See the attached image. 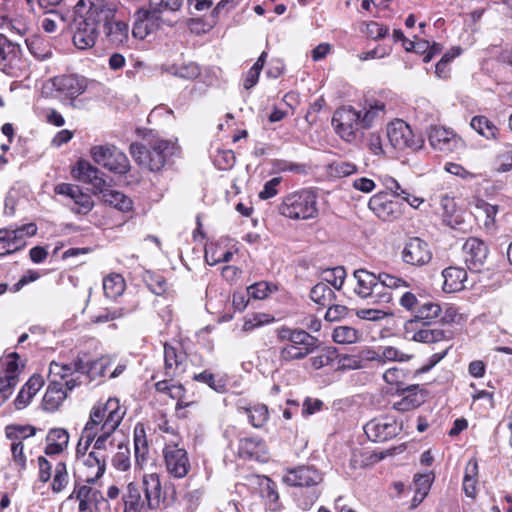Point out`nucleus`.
Listing matches in <instances>:
<instances>
[{
    "instance_id": "obj_3",
    "label": "nucleus",
    "mask_w": 512,
    "mask_h": 512,
    "mask_svg": "<svg viewBox=\"0 0 512 512\" xmlns=\"http://www.w3.org/2000/svg\"><path fill=\"white\" fill-rule=\"evenodd\" d=\"M278 213L292 220H310L318 215L317 195L311 189H301L285 195Z\"/></svg>"
},
{
    "instance_id": "obj_50",
    "label": "nucleus",
    "mask_w": 512,
    "mask_h": 512,
    "mask_svg": "<svg viewBox=\"0 0 512 512\" xmlns=\"http://www.w3.org/2000/svg\"><path fill=\"white\" fill-rule=\"evenodd\" d=\"M5 434L12 441H22L21 439L34 436L36 428L31 425H8Z\"/></svg>"
},
{
    "instance_id": "obj_14",
    "label": "nucleus",
    "mask_w": 512,
    "mask_h": 512,
    "mask_svg": "<svg viewBox=\"0 0 512 512\" xmlns=\"http://www.w3.org/2000/svg\"><path fill=\"white\" fill-rule=\"evenodd\" d=\"M69 498L78 500L79 511H100L102 507L104 509L108 508V503L100 490L92 488L87 484H81L78 481L75 482L73 492Z\"/></svg>"
},
{
    "instance_id": "obj_9",
    "label": "nucleus",
    "mask_w": 512,
    "mask_h": 512,
    "mask_svg": "<svg viewBox=\"0 0 512 512\" xmlns=\"http://www.w3.org/2000/svg\"><path fill=\"white\" fill-rule=\"evenodd\" d=\"M387 137L396 150H418L423 145L421 137H415L411 127L403 120H396L387 126Z\"/></svg>"
},
{
    "instance_id": "obj_17",
    "label": "nucleus",
    "mask_w": 512,
    "mask_h": 512,
    "mask_svg": "<svg viewBox=\"0 0 512 512\" xmlns=\"http://www.w3.org/2000/svg\"><path fill=\"white\" fill-rule=\"evenodd\" d=\"M463 253L468 269L480 272L488 256V247L478 238H469L463 245Z\"/></svg>"
},
{
    "instance_id": "obj_58",
    "label": "nucleus",
    "mask_w": 512,
    "mask_h": 512,
    "mask_svg": "<svg viewBox=\"0 0 512 512\" xmlns=\"http://www.w3.org/2000/svg\"><path fill=\"white\" fill-rule=\"evenodd\" d=\"M366 147L374 156L382 157L385 155L382 137L378 133L372 132L367 135Z\"/></svg>"
},
{
    "instance_id": "obj_20",
    "label": "nucleus",
    "mask_w": 512,
    "mask_h": 512,
    "mask_svg": "<svg viewBox=\"0 0 512 512\" xmlns=\"http://www.w3.org/2000/svg\"><path fill=\"white\" fill-rule=\"evenodd\" d=\"M72 173L77 180L91 184L95 194L103 191V188L107 186L106 181L102 177L103 174L86 160H79Z\"/></svg>"
},
{
    "instance_id": "obj_44",
    "label": "nucleus",
    "mask_w": 512,
    "mask_h": 512,
    "mask_svg": "<svg viewBox=\"0 0 512 512\" xmlns=\"http://www.w3.org/2000/svg\"><path fill=\"white\" fill-rule=\"evenodd\" d=\"M134 450L136 462L140 464V462L145 460L148 452L145 429L142 424H137L134 428Z\"/></svg>"
},
{
    "instance_id": "obj_48",
    "label": "nucleus",
    "mask_w": 512,
    "mask_h": 512,
    "mask_svg": "<svg viewBox=\"0 0 512 512\" xmlns=\"http://www.w3.org/2000/svg\"><path fill=\"white\" fill-rule=\"evenodd\" d=\"M346 278V270L342 266H337L332 269H327L322 273V282L328 286L331 285L336 290H340Z\"/></svg>"
},
{
    "instance_id": "obj_32",
    "label": "nucleus",
    "mask_w": 512,
    "mask_h": 512,
    "mask_svg": "<svg viewBox=\"0 0 512 512\" xmlns=\"http://www.w3.org/2000/svg\"><path fill=\"white\" fill-rule=\"evenodd\" d=\"M161 71L185 80H195L201 74V68L195 62L163 64Z\"/></svg>"
},
{
    "instance_id": "obj_7",
    "label": "nucleus",
    "mask_w": 512,
    "mask_h": 512,
    "mask_svg": "<svg viewBox=\"0 0 512 512\" xmlns=\"http://www.w3.org/2000/svg\"><path fill=\"white\" fill-rule=\"evenodd\" d=\"M93 160L102 167L116 174H126L130 169V162L125 153L115 146H94L91 148Z\"/></svg>"
},
{
    "instance_id": "obj_18",
    "label": "nucleus",
    "mask_w": 512,
    "mask_h": 512,
    "mask_svg": "<svg viewBox=\"0 0 512 512\" xmlns=\"http://www.w3.org/2000/svg\"><path fill=\"white\" fill-rule=\"evenodd\" d=\"M305 338L299 343H287L280 350V359L284 361L301 360L312 353L318 346V339L305 331Z\"/></svg>"
},
{
    "instance_id": "obj_60",
    "label": "nucleus",
    "mask_w": 512,
    "mask_h": 512,
    "mask_svg": "<svg viewBox=\"0 0 512 512\" xmlns=\"http://www.w3.org/2000/svg\"><path fill=\"white\" fill-rule=\"evenodd\" d=\"M443 222L452 229L466 231L463 214L456 209L449 214H443Z\"/></svg>"
},
{
    "instance_id": "obj_41",
    "label": "nucleus",
    "mask_w": 512,
    "mask_h": 512,
    "mask_svg": "<svg viewBox=\"0 0 512 512\" xmlns=\"http://www.w3.org/2000/svg\"><path fill=\"white\" fill-rule=\"evenodd\" d=\"M73 372L87 374L90 378L94 377V371L99 370V375H103L105 364L102 360L86 361V355H78L71 362Z\"/></svg>"
},
{
    "instance_id": "obj_29",
    "label": "nucleus",
    "mask_w": 512,
    "mask_h": 512,
    "mask_svg": "<svg viewBox=\"0 0 512 512\" xmlns=\"http://www.w3.org/2000/svg\"><path fill=\"white\" fill-rule=\"evenodd\" d=\"M353 275L357 280L354 291L360 298L368 299L369 295L380 285L378 275L365 269L355 270Z\"/></svg>"
},
{
    "instance_id": "obj_2",
    "label": "nucleus",
    "mask_w": 512,
    "mask_h": 512,
    "mask_svg": "<svg viewBox=\"0 0 512 512\" xmlns=\"http://www.w3.org/2000/svg\"><path fill=\"white\" fill-rule=\"evenodd\" d=\"M323 481L322 473L313 466L302 465L287 470L283 476V482L289 486L305 488L297 495L298 506L303 510L310 509L318 500Z\"/></svg>"
},
{
    "instance_id": "obj_23",
    "label": "nucleus",
    "mask_w": 512,
    "mask_h": 512,
    "mask_svg": "<svg viewBox=\"0 0 512 512\" xmlns=\"http://www.w3.org/2000/svg\"><path fill=\"white\" fill-rule=\"evenodd\" d=\"M37 226L29 223L16 229L0 230V241L6 242L9 247L18 251L26 245L25 238L35 235Z\"/></svg>"
},
{
    "instance_id": "obj_11",
    "label": "nucleus",
    "mask_w": 512,
    "mask_h": 512,
    "mask_svg": "<svg viewBox=\"0 0 512 512\" xmlns=\"http://www.w3.org/2000/svg\"><path fill=\"white\" fill-rule=\"evenodd\" d=\"M167 472L174 478H184L191 469L188 453L177 444H167L163 449Z\"/></svg>"
},
{
    "instance_id": "obj_1",
    "label": "nucleus",
    "mask_w": 512,
    "mask_h": 512,
    "mask_svg": "<svg viewBox=\"0 0 512 512\" xmlns=\"http://www.w3.org/2000/svg\"><path fill=\"white\" fill-rule=\"evenodd\" d=\"M77 7L88 8L85 16L76 22V30L73 35L74 45L85 50L95 45L99 36L98 26L102 24L101 20H107L112 15V10L104 7V0H79Z\"/></svg>"
},
{
    "instance_id": "obj_4",
    "label": "nucleus",
    "mask_w": 512,
    "mask_h": 512,
    "mask_svg": "<svg viewBox=\"0 0 512 512\" xmlns=\"http://www.w3.org/2000/svg\"><path fill=\"white\" fill-rule=\"evenodd\" d=\"M126 410L120 405L117 398H109L106 402L95 404L89 415V420L83 430L115 432L121 424Z\"/></svg>"
},
{
    "instance_id": "obj_16",
    "label": "nucleus",
    "mask_w": 512,
    "mask_h": 512,
    "mask_svg": "<svg viewBox=\"0 0 512 512\" xmlns=\"http://www.w3.org/2000/svg\"><path fill=\"white\" fill-rule=\"evenodd\" d=\"M52 85L65 98L74 100L83 94L88 86L85 77L79 75H61L52 79Z\"/></svg>"
},
{
    "instance_id": "obj_49",
    "label": "nucleus",
    "mask_w": 512,
    "mask_h": 512,
    "mask_svg": "<svg viewBox=\"0 0 512 512\" xmlns=\"http://www.w3.org/2000/svg\"><path fill=\"white\" fill-rule=\"evenodd\" d=\"M381 365L387 362H406L413 358L412 354L404 353L394 346L380 347Z\"/></svg>"
},
{
    "instance_id": "obj_28",
    "label": "nucleus",
    "mask_w": 512,
    "mask_h": 512,
    "mask_svg": "<svg viewBox=\"0 0 512 512\" xmlns=\"http://www.w3.org/2000/svg\"><path fill=\"white\" fill-rule=\"evenodd\" d=\"M66 397L67 394L63 389V383L56 379H51L42 400L43 409L49 412L57 410Z\"/></svg>"
},
{
    "instance_id": "obj_21",
    "label": "nucleus",
    "mask_w": 512,
    "mask_h": 512,
    "mask_svg": "<svg viewBox=\"0 0 512 512\" xmlns=\"http://www.w3.org/2000/svg\"><path fill=\"white\" fill-rule=\"evenodd\" d=\"M430 145L441 152H451L455 150L460 139L450 130L443 127L433 126L428 133Z\"/></svg>"
},
{
    "instance_id": "obj_52",
    "label": "nucleus",
    "mask_w": 512,
    "mask_h": 512,
    "mask_svg": "<svg viewBox=\"0 0 512 512\" xmlns=\"http://www.w3.org/2000/svg\"><path fill=\"white\" fill-rule=\"evenodd\" d=\"M358 168L356 164L349 162L338 160L334 161L329 165V172L334 177H347L357 172Z\"/></svg>"
},
{
    "instance_id": "obj_6",
    "label": "nucleus",
    "mask_w": 512,
    "mask_h": 512,
    "mask_svg": "<svg viewBox=\"0 0 512 512\" xmlns=\"http://www.w3.org/2000/svg\"><path fill=\"white\" fill-rule=\"evenodd\" d=\"M332 125L344 141L352 143L357 139L358 131L363 129L361 111L352 106H342L334 112Z\"/></svg>"
},
{
    "instance_id": "obj_53",
    "label": "nucleus",
    "mask_w": 512,
    "mask_h": 512,
    "mask_svg": "<svg viewBox=\"0 0 512 512\" xmlns=\"http://www.w3.org/2000/svg\"><path fill=\"white\" fill-rule=\"evenodd\" d=\"M69 476L64 462L55 465L52 490L55 493L61 492L68 484Z\"/></svg>"
},
{
    "instance_id": "obj_19",
    "label": "nucleus",
    "mask_w": 512,
    "mask_h": 512,
    "mask_svg": "<svg viewBox=\"0 0 512 512\" xmlns=\"http://www.w3.org/2000/svg\"><path fill=\"white\" fill-rule=\"evenodd\" d=\"M114 433L97 431L94 434V431L87 433V430H83L81 440H84V452H87L88 448L93 444L92 452H99L107 460L109 452L114 448Z\"/></svg>"
},
{
    "instance_id": "obj_13",
    "label": "nucleus",
    "mask_w": 512,
    "mask_h": 512,
    "mask_svg": "<svg viewBox=\"0 0 512 512\" xmlns=\"http://www.w3.org/2000/svg\"><path fill=\"white\" fill-rule=\"evenodd\" d=\"M400 255L403 263L414 267H422L432 259L429 244L419 237L409 238L405 242Z\"/></svg>"
},
{
    "instance_id": "obj_10",
    "label": "nucleus",
    "mask_w": 512,
    "mask_h": 512,
    "mask_svg": "<svg viewBox=\"0 0 512 512\" xmlns=\"http://www.w3.org/2000/svg\"><path fill=\"white\" fill-rule=\"evenodd\" d=\"M401 425L391 416L377 417L364 425V432L373 442H385L399 434Z\"/></svg>"
},
{
    "instance_id": "obj_47",
    "label": "nucleus",
    "mask_w": 512,
    "mask_h": 512,
    "mask_svg": "<svg viewBox=\"0 0 512 512\" xmlns=\"http://www.w3.org/2000/svg\"><path fill=\"white\" fill-rule=\"evenodd\" d=\"M470 125L475 131L487 139L496 137L498 131L497 127L485 116L473 117Z\"/></svg>"
},
{
    "instance_id": "obj_36",
    "label": "nucleus",
    "mask_w": 512,
    "mask_h": 512,
    "mask_svg": "<svg viewBox=\"0 0 512 512\" xmlns=\"http://www.w3.org/2000/svg\"><path fill=\"white\" fill-rule=\"evenodd\" d=\"M441 310L442 309H441L440 305L437 303H434V302L423 303L418 308L415 318L407 322V324L405 326L406 336L409 337V334H410L413 326H415L418 323V321L426 320L429 323L431 320L437 318L440 315Z\"/></svg>"
},
{
    "instance_id": "obj_15",
    "label": "nucleus",
    "mask_w": 512,
    "mask_h": 512,
    "mask_svg": "<svg viewBox=\"0 0 512 512\" xmlns=\"http://www.w3.org/2000/svg\"><path fill=\"white\" fill-rule=\"evenodd\" d=\"M54 191L56 194L69 197L73 201V205L70 208L77 214L85 215L94 207L92 197L89 194L82 192L76 185L60 183L55 186Z\"/></svg>"
},
{
    "instance_id": "obj_27",
    "label": "nucleus",
    "mask_w": 512,
    "mask_h": 512,
    "mask_svg": "<svg viewBox=\"0 0 512 512\" xmlns=\"http://www.w3.org/2000/svg\"><path fill=\"white\" fill-rule=\"evenodd\" d=\"M186 355L181 349L165 343L164 344V362L166 376L173 378L184 371V362Z\"/></svg>"
},
{
    "instance_id": "obj_62",
    "label": "nucleus",
    "mask_w": 512,
    "mask_h": 512,
    "mask_svg": "<svg viewBox=\"0 0 512 512\" xmlns=\"http://www.w3.org/2000/svg\"><path fill=\"white\" fill-rule=\"evenodd\" d=\"M24 446L22 441H13L11 445V453L12 459L14 463L18 466L19 471H23L26 469L27 459L24 454Z\"/></svg>"
},
{
    "instance_id": "obj_54",
    "label": "nucleus",
    "mask_w": 512,
    "mask_h": 512,
    "mask_svg": "<svg viewBox=\"0 0 512 512\" xmlns=\"http://www.w3.org/2000/svg\"><path fill=\"white\" fill-rule=\"evenodd\" d=\"M112 465L115 469L122 472L128 471L130 469V450L127 446L122 444L118 446V451L112 458Z\"/></svg>"
},
{
    "instance_id": "obj_55",
    "label": "nucleus",
    "mask_w": 512,
    "mask_h": 512,
    "mask_svg": "<svg viewBox=\"0 0 512 512\" xmlns=\"http://www.w3.org/2000/svg\"><path fill=\"white\" fill-rule=\"evenodd\" d=\"M358 318L368 321H380L390 315L387 307L362 308L356 311Z\"/></svg>"
},
{
    "instance_id": "obj_61",
    "label": "nucleus",
    "mask_w": 512,
    "mask_h": 512,
    "mask_svg": "<svg viewBox=\"0 0 512 512\" xmlns=\"http://www.w3.org/2000/svg\"><path fill=\"white\" fill-rule=\"evenodd\" d=\"M368 298L377 307H387V304L392 301V294L385 290L383 286L378 285Z\"/></svg>"
},
{
    "instance_id": "obj_37",
    "label": "nucleus",
    "mask_w": 512,
    "mask_h": 512,
    "mask_svg": "<svg viewBox=\"0 0 512 512\" xmlns=\"http://www.w3.org/2000/svg\"><path fill=\"white\" fill-rule=\"evenodd\" d=\"M98 193L102 194V199L105 203L120 211L125 212L132 208V200L119 191L109 189L106 186L103 188V191Z\"/></svg>"
},
{
    "instance_id": "obj_42",
    "label": "nucleus",
    "mask_w": 512,
    "mask_h": 512,
    "mask_svg": "<svg viewBox=\"0 0 512 512\" xmlns=\"http://www.w3.org/2000/svg\"><path fill=\"white\" fill-rule=\"evenodd\" d=\"M310 298L318 305L328 306L336 299V295L330 286L324 282H319L312 287Z\"/></svg>"
},
{
    "instance_id": "obj_38",
    "label": "nucleus",
    "mask_w": 512,
    "mask_h": 512,
    "mask_svg": "<svg viewBox=\"0 0 512 512\" xmlns=\"http://www.w3.org/2000/svg\"><path fill=\"white\" fill-rule=\"evenodd\" d=\"M412 332L413 334L409 338L421 343H436L448 338L447 333L444 330L430 328L427 325H424V327L418 330H415L413 327L410 333Z\"/></svg>"
},
{
    "instance_id": "obj_24",
    "label": "nucleus",
    "mask_w": 512,
    "mask_h": 512,
    "mask_svg": "<svg viewBox=\"0 0 512 512\" xmlns=\"http://www.w3.org/2000/svg\"><path fill=\"white\" fill-rule=\"evenodd\" d=\"M420 386L413 384L397 390L402 396L399 401L393 403V408L400 412L410 411L419 407L425 401V396L420 392Z\"/></svg>"
},
{
    "instance_id": "obj_63",
    "label": "nucleus",
    "mask_w": 512,
    "mask_h": 512,
    "mask_svg": "<svg viewBox=\"0 0 512 512\" xmlns=\"http://www.w3.org/2000/svg\"><path fill=\"white\" fill-rule=\"evenodd\" d=\"M278 339L281 342L287 341L288 343H299L298 341H302L305 338L304 330H292L290 328H281L278 330Z\"/></svg>"
},
{
    "instance_id": "obj_59",
    "label": "nucleus",
    "mask_w": 512,
    "mask_h": 512,
    "mask_svg": "<svg viewBox=\"0 0 512 512\" xmlns=\"http://www.w3.org/2000/svg\"><path fill=\"white\" fill-rule=\"evenodd\" d=\"M261 495L271 503H275L279 499L276 490V484L268 477H263L260 481Z\"/></svg>"
},
{
    "instance_id": "obj_30",
    "label": "nucleus",
    "mask_w": 512,
    "mask_h": 512,
    "mask_svg": "<svg viewBox=\"0 0 512 512\" xmlns=\"http://www.w3.org/2000/svg\"><path fill=\"white\" fill-rule=\"evenodd\" d=\"M106 461L99 452H89L83 459V465L87 468L85 482L94 483L101 478L106 470Z\"/></svg>"
},
{
    "instance_id": "obj_33",
    "label": "nucleus",
    "mask_w": 512,
    "mask_h": 512,
    "mask_svg": "<svg viewBox=\"0 0 512 512\" xmlns=\"http://www.w3.org/2000/svg\"><path fill=\"white\" fill-rule=\"evenodd\" d=\"M69 434L63 428L51 429L46 436L45 454L52 456L62 453L68 446Z\"/></svg>"
},
{
    "instance_id": "obj_40",
    "label": "nucleus",
    "mask_w": 512,
    "mask_h": 512,
    "mask_svg": "<svg viewBox=\"0 0 512 512\" xmlns=\"http://www.w3.org/2000/svg\"><path fill=\"white\" fill-rule=\"evenodd\" d=\"M361 111V123L363 129H368L382 120L385 115V104L382 102H375L365 106Z\"/></svg>"
},
{
    "instance_id": "obj_8",
    "label": "nucleus",
    "mask_w": 512,
    "mask_h": 512,
    "mask_svg": "<svg viewBox=\"0 0 512 512\" xmlns=\"http://www.w3.org/2000/svg\"><path fill=\"white\" fill-rule=\"evenodd\" d=\"M102 8L112 10V15L107 20H101L106 41L115 47L126 45L129 40V26L126 22L115 19L118 3L104 0Z\"/></svg>"
},
{
    "instance_id": "obj_25",
    "label": "nucleus",
    "mask_w": 512,
    "mask_h": 512,
    "mask_svg": "<svg viewBox=\"0 0 512 512\" xmlns=\"http://www.w3.org/2000/svg\"><path fill=\"white\" fill-rule=\"evenodd\" d=\"M123 512H148L151 511L142 496L140 484L129 482L122 494Z\"/></svg>"
},
{
    "instance_id": "obj_22",
    "label": "nucleus",
    "mask_w": 512,
    "mask_h": 512,
    "mask_svg": "<svg viewBox=\"0 0 512 512\" xmlns=\"http://www.w3.org/2000/svg\"><path fill=\"white\" fill-rule=\"evenodd\" d=\"M368 206L384 221L392 220L399 214L398 203L389 199L387 193H378L372 196L369 200Z\"/></svg>"
},
{
    "instance_id": "obj_26",
    "label": "nucleus",
    "mask_w": 512,
    "mask_h": 512,
    "mask_svg": "<svg viewBox=\"0 0 512 512\" xmlns=\"http://www.w3.org/2000/svg\"><path fill=\"white\" fill-rule=\"evenodd\" d=\"M238 454L244 459L263 461L267 458V445L260 437L241 438Z\"/></svg>"
},
{
    "instance_id": "obj_43",
    "label": "nucleus",
    "mask_w": 512,
    "mask_h": 512,
    "mask_svg": "<svg viewBox=\"0 0 512 512\" xmlns=\"http://www.w3.org/2000/svg\"><path fill=\"white\" fill-rule=\"evenodd\" d=\"M125 289L124 278L119 274H111L103 280V291L107 298L115 299L120 296Z\"/></svg>"
},
{
    "instance_id": "obj_35",
    "label": "nucleus",
    "mask_w": 512,
    "mask_h": 512,
    "mask_svg": "<svg viewBox=\"0 0 512 512\" xmlns=\"http://www.w3.org/2000/svg\"><path fill=\"white\" fill-rule=\"evenodd\" d=\"M20 47L0 34V70L7 73L14 61L18 59Z\"/></svg>"
},
{
    "instance_id": "obj_51",
    "label": "nucleus",
    "mask_w": 512,
    "mask_h": 512,
    "mask_svg": "<svg viewBox=\"0 0 512 512\" xmlns=\"http://www.w3.org/2000/svg\"><path fill=\"white\" fill-rule=\"evenodd\" d=\"M379 284L384 287L385 290L394 289L400 290L405 288H410V283L398 276L382 272L378 274Z\"/></svg>"
},
{
    "instance_id": "obj_56",
    "label": "nucleus",
    "mask_w": 512,
    "mask_h": 512,
    "mask_svg": "<svg viewBox=\"0 0 512 512\" xmlns=\"http://www.w3.org/2000/svg\"><path fill=\"white\" fill-rule=\"evenodd\" d=\"M183 0H150V13H161L164 10L178 11L182 6Z\"/></svg>"
},
{
    "instance_id": "obj_5",
    "label": "nucleus",
    "mask_w": 512,
    "mask_h": 512,
    "mask_svg": "<svg viewBox=\"0 0 512 512\" xmlns=\"http://www.w3.org/2000/svg\"><path fill=\"white\" fill-rule=\"evenodd\" d=\"M176 150V143L163 139L152 141L148 148L139 143L130 145V153L134 160L150 171H159Z\"/></svg>"
},
{
    "instance_id": "obj_46",
    "label": "nucleus",
    "mask_w": 512,
    "mask_h": 512,
    "mask_svg": "<svg viewBox=\"0 0 512 512\" xmlns=\"http://www.w3.org/2000/svg\"><path fill=\"white\" fill-rule=\"evenodd\" d=\"M411 372L398 367L387 369L383 373V380L389 385H395L397 390L406 387L405 381L410 378Z\"/></svg>"
},
{
    "instance_id": "obj_57",
    "label": "nucleus",
    "mask_w": 512,
    "mask_h": 512,
    "mask_svg": "<svg viewBox=\"0 0 512 512\" xmlns=\"http://www.w3.org/2000/svg\"><path fill=\"white\" fill-rule=\"evenodd\" d=\"M478 474V464L475 459H471L468 461L465 469V476L463 480V489L465 491V494L468 497H474L475 496V487H472V490H469V482H472V480L475 478V476Z\"/></svg>"
},
{
    "instance_id": "obj_34",
    "label": "nucleus",
    "mask_w": 512,
    "mask_h": 512,
    "mask_svg": "<svg viewBox=\"0 0 512 512\" xmlns=\"http://www.w3.org/2000/svg\"><path fill=\"white\" fill-rule=\"evenodd\" d=\"M43 384L44 380L40 375H32L26 384L22 387L14 401L16 409L20 410L25 408L30 403L31 399L36 395V393L41 389Z\"/></svg>"
},
{
    "instance_id": "obj_39",
    "label": "nucleus",
    "mask_w": 512,
    "mask_h": 512,
    "mask_svg": "<svg viewBox=\"0 0 512 512\" xmlns=\"http://www.w3.org/2000/svg\"><path fill=\"white\" fill-rule=\"evenodd\" d=\"M238 410L247 415L254 428H262L269 419L268 407L264 404H255L248 407H239Z\"/></svg>"
},
{
    "instance_id": "obj_64",
    "label": "nucleus",
    "mask_w": 512,
    "mask_h": 512,
    "mask_svg": "<svg viewBox=\"0 0 512 512\" xmlns=\"http://www.w3.org/2000/svg\"><path fill=\"white\" fill-rule=\"evenodd\" d=\"M348 313V308L344 305L330 304L325 313V320L328 322H336L343 319Z\"/></svg>"
},
{
    "instance_id": "obj_31",
    "label": "nucleus",
    "mask_w": 512,
    "mask_h": 512,
    "mask_svg": "<svg viewBox=\"0 0 512 512\" xmlns=\"http://www.w3.org/2000/svg\"><path fill=\"white\" fill-rule=\"evenodd\" d=\"M442 276L444 278L443 289L445 292L453 293L465 288V281L467 280L465 269L450 266L443 270Z\"/></svg>"
},
{
    "instance_id": "obj_45",
    "label": "nucleus",
    "mask_w": 512,
    "mask_h": 512,
    "mask_svg": "<svg viewBox=\"0 0 512 512\" xmlns=\"http://www.w3.org/2000/svg\"><path fill=\"white\" fill-rule=\"evenodd\" d=\"M361 334L351 326H337L333 330L332 338L338 344H353L356 343Z\"/></svg>"
},
{
    "instance_id": "obj_12",
    "label": "nucleus",
    "mask_w": 512,
    "mask_h": 512,
    "mask_svg": "<svg viewBox=\"0 0 512 512\" xmlns=\"http://www.w3.org/2000/svg\"><path fill=\"white\" fill-rule=\"evenodd\" d=\"M139 484L150 510H162L166 507V493L163 491L159 474L146 473Z\"/></svg>"
}]
</instances>
